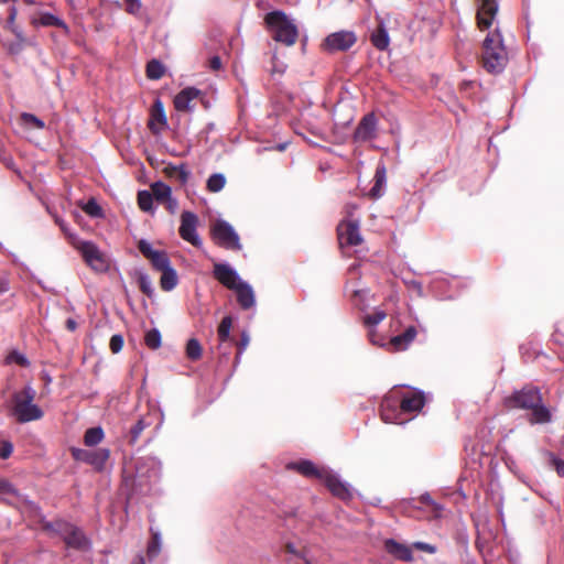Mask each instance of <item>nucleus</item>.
<instances>
[{
    "mask_svg": "<svg viewBox=\"0 0 564 564\" xmlns=\"http://www.w3.org/2000/svg\"><path fill=\"white\" fill-rule=\"evenodd\" d=\"M503 405L508 410H530L529 422L531 424L549 423L552 419L550 410L543 405L540 390L532 386H525L505 398Z\"/></svg>",
    "mask_w": 564,
    "mask_h": 564,
    "instance_id": "nucleus-1",
    "label": "nucleus"
},
{
    "mask_svg": "<svg viewBox=\"0 0 564 564\" xmlns=\"http://www.w3.org/2000/svg\"><path fill=\"white\" fill-rule=\"evenodd\" d=\"M264 23L271 37L284 46H293L299 40V28L288 14L274 10L265 14Z\"/></svg>",
    "mask_w": 564,
    "mask_h": 564,
    "instance_id": "nucleus-2",
    "label": "nucleus"
},
{
    "mask_svg": "<svg viewBox=\"0 0 564 564\" xmlns=\"http://www.w3.org/2000/svg\"><path fill=\"white\" fill-rule=\"evenodd\" d=\"M481 57L484 68L491 74L501 73L506 67L508 54L498 29L487 34L482 44Z\"/></svg>",
    "mask_w": 564,
    "mask_h": 564,
    "instance_id": "nucleus-3",
    "label": "nucleus"
},
{
    "mask_svg": "<svg viewBox=\"0 0 564 564\" xmlns=\"http://www.w3.org/2000/svg\"><path fill=\"white\" fill-rule=\"evenodd\" d=\"M34 397L35 391L31 387H25L13 394V414L19 422L35 421L43 416V411L33 404Z\"/></svg>",
    "mask_w": 564,
    "mask_h": 564,
    "instance_id": "nucleus-4",
    "label": "nucleus"
},
{
    "mask_svg": "<svg viewBox=\"0 0 564 564\" xmlns=\"http://www.w3.org/2000/svg\"><path fill=\"white\" fill-rule=\"evenodd\" d=\"M69 242L82 254L84 261L96 272H106L109 268L107 257L93 241H85L77 236L69 235Z\"/></svg>",
    "mask_w": 564,
    "mask_h": 564,
    "instance_id": "nucleus-5",
    "label": "nucleus"
},
{
    "mask_svg": "<svg viewBox=\"0 0 564 564\" xmlns=\"http://www.w3.org/2000/svg\"><path fill=\"white\" fill-rule=\"evenodd\" d=\"M44 530L59 535L68 547L85 550L88 547V540L84 532L76 525L56 520L44 524Z\"/></svg>",
    "mask_w": 564,
    "mask_h": 564,
    "instance_id": "nucleus-6",
    "label": "nucleus"
},
{
    "mask_svg": "<svg viewBox=\"0 0 564 564\" xmlns=\"http://www.w3.org/2000/svg\"><path fill=\"white\" fill-rule=\"evenodd\" d=\"M404 510L410 517L419 520L436 519L442 513V507L430 495H422L420 498L412 499L404 507Z\"/></svg>",
    "mask_w": 564,
    "mask_h": 564,
    "instance_id": "nucleus-7",
    "label": "nucleus"
},
{
    "mask_svg": "<svg viewBox=\"0 0 564 564\" xmlns=\"http://www.w3.org/2000/svg\"><path fill=\"white\" fill-rule=\"evenodd\" d=\"M210 236L214 242L228 250L239 251L242 246L240 238L234 227L225 220H216L210 228Z\"/></svg>",
    "mask_w": 564,
    "mask_h": 564,
    "instance_id": "nucleus-8",
    "label": "nucleus"
},
{
    "mask_svg": "<svg viewBox=\"0 0 564 564\" xmlns=\"http://www.w3.org/2000/svg\"><path fill=\"white\" fill-rule=\"evenodd\" d=\"M357 42V36L352 31H338L327 35L321 44L323 52L334 54L336 52H346Z\"/></svg>",
    "mask_w": 564,
    "mask_h": 564,
    "instance_id": "nucleus-9",
    "label": "nucleus"
},
{
    "mask_svg": "<svg viewBox=\"0 0 564 564\" xmlns=\"http://www.w3.org/2000/svg\"><path fill=\"white\" fill-rule=\"evenodd\" d=\"M337 237L340 248L356 247L361 245L362 237L357 220H343L337 226Z\"/></svg>",
    "mask_w": 564,
    "mask_h": 564,
    "instance_id": "nucleus-10",
    "label": "nucleus"
},
{
    "mask_svg": "<svg viewBox=\"0 0 564 564\" xmlns=\"http://www.w3.org/2000/svg\"><path fill=\"white\" fill-rule=\"evenodd\" d=\"M476 24L480 31L489 30L498 13L497 0H476Z\"/></svg>",
    "mask_w": 564,
    "mask_h": 564,
    "instance_id": "nucleus-11",
    "label": "nucleus"
},
{
    "mask_svg": "<svg viewBox=\"0 0 564 564\" xmlns=\"http://www.w3.org/2000/svg\"><path fill=\"white\" fill-rule=\"evenodd\" d=\"M198 217L192 212H183L181 215V226L178 229L180 236L185 241L192 243L194 247H200L202 240L199 239L196 227Z\"/></svg>",
    "mask_w": 564,
    "mask_h": 564,
    "instance_id": "nucleus-12",
    "label": "nucleus"
},
{
    "mask_svg": "<svg viewBox=\"0 0 564 564\" xmlns=\"http://www.w3.org/2000/svg\"><path fill=\"white\" fill-rule=\"evenodd\" d=\"M70 453L75 460L85 462L99 469L104 467L110 456V452L107 448L88 451L73 447Z\"/></svg>",
    "mask_w": 564,
    "mask_h": 564,
    "instance_id": "nucleus-13",
    "label": "nucleus"
},
{
    "mask_svg": "<svg viewBox=\"0 0 564 564\" xmlns=\"http://www.w3.org/2000/svg\"><path fill=\"white\" fill-rule=\"evenodd\" d=\"M377 118L375 113H367L359 121L355 132L354 140L356 142H366L376 138Z\"/></svg>",
    "mask_w": 564,
    "mask_h": 564,
    "instance_id": "nucleus-14",
    "label": "nucleus"
},
{
    "mask_svg": "<svg viewBox=\"0 0 564 564\" xmlns=\"http://www.w3.org/2000/svg\"><path fill=\"white\" fill-rule=\"evenodd\" d=\"M167 127V118L164 110V105L161 99L156 98L150 109V118L148 128L153 134H159Z\"/></svg>",
    "mask_w": 564,
    "mask_h": 564,
    "instance_id": "nucleus-15",
    "label": "nucleus"
},
{
    "mask_svg": "<svg viewBox=\"0 0 564 564\" xmlns=\"http://www.w3.org/2000/svg\"><path fill=\"white\" fill-rule=\"evenodd\" d=\"M213 274L220 284L229 290H234L241 282L237 272L226 263H215Z\"/></svg>",
    "mask_w": 564,
    "mask_h": 564,
    "instance_id": "nucleus-16",
    "label": "nucleus"
},
{
    "mask_svg": "<svg viewBox=\"0 0 564 564\" xmlns=\"http://www.w3.org/2000/svg\"><path fill=\"white\" fill-rule=\"evenodd\" d=\"M322 481L328 488V490L333 494V496L341 499L348 500L351 498L350 490L348 486L343 482L335 474L330 470H326Z\"/></svg>",
    "mask_w": 564,
    "mask_h": 564,
    "instance_id": "nucleus-17",
    "label": "nucleus"
},
{
    "mask_svg": "<svg viewBox=\"0 0 564 564\" xmlns=\"http://www.w3.org/2000/svg\"><path fill=\"white\" fill-rule=\"evenodd\" d=\"M381 419L386 423H402L400 419L402 414L400 410V402L391 397H386L380 404Z\"/></svg>",
    "mask_w": 564,
    "mask_h": 564,
    "instance_id": "nucleus-18",
    "label": "nucleus"
},
{
    "mask_svg": "<svg viewBox=\"0 0 564 564\" xmlns=\"http://www.w3.org/2000/svg\"><path fill=\"white\" fill-rule=\"evenodd\" d=\"M417 330L415 326H409L405 330L397 336H393L387 343L389 351H403L409 348L412 341L415 339Z\"/></svg>",
    "mask_w": 564,
    "mask_h": 564,
    "instance_id": "nucleus-19",
    "label": "nucleus"
},
{
    "mask_svg": "<svg viewBox=\"0 0 564 564\" xmlns=\"http://www.w3.org/2000/svg\"><path fill=\"white\" fill-rule=\"evenodd\" d=\"M200 90L195 87H186L182 89L174 98V108L177 111L187 112L193 109L191 102L200 96Z\"/></svg>",
    "mask_w": 564,
    "mask_h": 564,
    "instance_id": "nucleus-20",
    "label": "nucleus"
},
{
    "mask_svg": "<svg viewBox=\"0 0 564 564\" xmlns=\"http://www.w3.org/2000/svg\"><path fill=\"white\" fill-rule=\"evenodd\" d=\"M288 468L289 469H292V470H295L297 471L299 474L307 477V478H316V479H319L322 480L325 473H326V468H319L317 467L313 462L311 460H300V462H296V463H290L288 465Z\"/></svg>",
    "mask_w": 564,
    "mask_h": 564,
    "instance_id": "nucleus-21",
    "label": "nucleus"
},
{
    "mask_svg": "<svg viewBox=\"0 0 564 564\" xmlns=\"http://www.w3.org/2000/svg\"><path fill=\"white\" fill-rule=\"evenodd\" d=\"M386 551L394 556L397 560L404 562H412V549L405 544L399 543L395 540L389 539L384 542Z\"/></svg>",
    "mask_w": 564,
    "mask_h": 564,
    "instance_id": "nucleus-22",
    "label": "nucleus"
},
{
    "mask_svg": "<svg viewBox=\"0 0 564 564\" xmlns=\"http://www.w3.org/2000/svg\"><path fill=\"white\" fill-rule=\"evenodd\" d=\"M232 291L236 292L237 302L242 310H249L254 305V293L248 283L242 281Z\"/></svg>",
    "mask_w": 564,
    "mask_h": 564,
    "instance_id": "nucleus-23",
    "label": "nucleus"
},
{
    "mask_svg": "<svg viewBox=\"0 0 564 564\" xmlns=\"http://www.w3.org/2000/svg\"><path fill=\"white\" fill-rule=\"evenodd\" d=\"M425 403L423 393L416 392L404 395L400 401V410L402 413H412L420 411Z\"/></svg>",
    "mask_w": 564,
    "mask_h": 564,
    "instance_id": "nucleus-24",
    "label": "nucleus"
},
{
    "mask_svg": "<svg viewBox=\"0 0 564 564\" xmlns=\"http://www.w3.org/2000/svg\"><path fill=\"white\" fill-rule=\"evenodd\" d=\"M387 181V170L383 164L378 165L375 172L373 176V185L371 189L369 191L368 195L372 199H377L382 196L383 193V186Z\"/></svg>",
    "mask_w": 564,
    "mask_h": 564,
    "instance_id": "nucleus-25",
    "label": "nucleus"
},
{
    "mask_svg": "<svg viewBox=\"0 0 564 564\" xmlns=\"http://www.w3.org/2000/svg\"><path fill=\"white\" fill-rule=\"evenodd\" d=\"M371 44L379 51H386L389 47V34L382 23H380L370 35Z\"/></svg>",
    "mask_w": 564,
    "mask_h": 564,
    "instance_id": "nucleus-26",
    "label": "nucleus"
},
{
    "mask_svg": "<svg viewBox=\"0 0 564 564\" xmlns=\"http://www.w3.org/2000/svg\"><path fill=\"white\" fill-rule=\"evenodd\" d=\"M33 23L42 26H56L62 29L66 35L69 34L68 25L62 19L48 12L42 13L39 20H34Z\"/></svg>",
    "mask_w": 564,
    "mask_h": 564,
    "instance_id": "nucleus-27",
    "label": "nucleus"
},
{
    "mask_svg": "<svg viewBox=\"0 0 564 564\" xmlns=\"http://www.w3.org/2000/svg\"><path fill=\"white\" fill-rule=\"evenodd\" d=\"M163 172L167 177L176 178L182 185L186 184L189 177V171L186 169L185 164H181L178 166L167 164Z\"/></svg>",
    "mask_w": 564,
    "mask_h": 564,
    "instance_id": "nucleus-28",
    "label": "nucleus"
},
{
    "mask_svg": "<svg viewBox=\"0 0 564 564\" xmlns=\"http://www.w3.org/2000/svg\"><path fill=\"white\" fill-rule=\"evenodd\" d=\"M177 284V274L176 271L170 267L162 271V275L160 279L161 289L164 291L173 290Z\"/></svg>",
    "mask_w": 564,
    "mask_h": 564,
    "instance_id": "nucleus-29",
    "label": "nucleus"
},
{
    "mask_svg": "<svg viewBox=\"0 0 564 564\" xmlns=\"http://www.w3.org/2000/svg\"><path fill=\"white\" fill-rule=\"evenodd\" d=\"M151 425L149 417H140L129 432V444L134 445L142 432Z\"/></svg>",
    "mask_w": 564,
    "mask_h": 564,
    "instance_id": "nucleus-30",
    "label": "nucleus"
},
{
    "mask_svg": "<svg viewBox=\"0 0 564 564\" xmlns=\"http://www.w3.org/2000/svg\"><path fill=\"white\" fill-rule=\"evenodd\" d=\"M171 187L163 182H155L151 185V194L159 203H164L171 196Z\"/></svg>",
    "mask_w": 564,
    "mask_h": 564,
    "instance_id": "nucleus-31",
    "label": "nucleus"
},
{
    "mask_svg": "<svg viewBox=\"0 0 564 564\" xmlns=\"http://www.w3.org/2000/svg\"><path fill=\"white\" fill-rule=\"evenodd\" d=\"M164 72V65L158 59H151L147 64L145 74L149 79L158 80L163 77Z\"/></svg>",
    "mask_w": 564,
    "mask_h": 564,
    "instance_id": "nucleus-32",
    "label": "nucleus"
},
{
    "mask_svg": "<svg viewBox=\"0 0 564 564\" xmlns=\"http://www.w3.org/2000/svg\"><path fill=\"white\" fill-rule=\"evenodd\" d=\"M186 357L192 361H197L202 358L203 348L200 343L196 338H191L187 340L185 348Z\"/></svg>",
    "mask_w": 564,
    "mask_h": 564,
    "instance_id": "nucleus-33",
    "label": "nucleus"
},
{
    "mask_svg": "<svg viewBox=\"0 0 564 564\" xmlns=\"http://www.w3.org/2000/svg\"><path fill=\"white\" fill-rule=\"evenodd\" d=\"M151 539L148 543L147 554L150 558H153L159 555L161 552V535L158 531H154L152 528L150 529Z\"/></svg>",
    "mask_w": 564,
    "mask_h": 564,
    "instance_id": "nucleus-34",
    "label": "nucleus"
},
{
    "mask_svg": "<svg viewBox=\"0 0 564 564\" xmlns=\"http://www.w3.org/2000/svg\"><path fill=\"white\" fill-rule=\"evenodd\" d=\"M104 438V431L101 427H90L85 432L84 443L86 446H95Z\"/></svg>",
    "mask_w": 564,
    "mask_h": 564,
    "instance_id": "nucleus-35",
    "label": "nucleus"
},
{
    "mask_svg": "<svg viewBox=\"0 0 564 564\" xmlns=\"http://www.w3.org/2000/svg\"><path fill=\"white\" fill-rule=\"evenodd\" d=\"M152 267L158 271H163L171 267V261L169 259V256L165 251H158L153 257L150 259Z\"/></svg>",
    "mask_w": 564,
    "mask_h": 564,
    "instance_id": "nucleus-36",
    "label": "nucleus"
},
{
    "mask_svg": "<svg viewBox=\"0 0 564 564\" xmlns=\"http://www.w3.org/2000/svg\"><path fill=\"white\" fill-rule=\"evenodd\" d=\"M144 344L152 350L159 349L162 344V336L160 330L156 328L148 330L144 335Z\"/></svg>",
    "mask_w": 564,
    "mask_h": 564,
    "instance_id": "nucleus-37",
    "label": "nucleus"
},
{
    "mask_svg": "<svg viewBox=\"0 0 564 564\" xmlns=\"http://www.w3.org/2000/svg\"><path fill=\"white\" fill-rule=\"evenodd\" d=\"M226 184V178L220 173L212 174L207 180V189L212 193L220 192Z\"/></svg>",
    "mask_w": 564,
    "mask_h": 564,
    "instance_id": "nucleus-38",
    "label": "nucleus"
},
{
    "mask_svg": "<svg viewBox=\"0 0 564 564\" xmlns=\"http://www.w3.org/2000/svg\"><path fill=\"white\" fill-rule=\"evenodd\" d=\"M138 206L142 212H153V196L149 191H140L138 193Z\"/></svg>",
    "mask_w": 564,
    "mask_h": 564,
    "instance_id": "nucleus-39",
    "label": "nucleus"
},
{
    "mask_svg": "<svg viewBox=\"0 0 564 564\" xmlns=\"http://www.w3.org/2000/svg\"><path fill=\"white\" fill-rule=\"evenodd\" d=\"M232 327V318L231 316H225L217 329L218 339L221 343H225L230 337V329Z\"/></svg>",
    "mask_w": 564,
    "mask_h": 564,
    "instance_id": "nucleus-40",
    "label": "nucleus"
},
{
    "mask_svg": "<svg viewBox=\"0 0 564 564\" xmlns=\"http://www.w3.org/2000/svg\"><path fill=\"white\" fill-rule=\"evenodd\" d=\"M387 317V313L381 310H377L371 314H368L364 318V323L368 327H373L381 323Z\"/></svg>",
    "mask_w": 564,
    "mask_h": 564,
    "instance_id": "nucleus-41",
    "label": "nucleus"
},
{
    "mask_svg": "<svg viewBox=\"0 0 564 564\" xmlns=\"http://www.w3.org/2000/svg\"><path fill=\"white\" fill-rule=\"evenodd\" d=\"M138 284L143 294H145L149 297H151L153 295L152 283L148 275L142 274V273L139 274Z\"/></svg>",
    "mask_w": 564,
    "mask_h": 564,
    "instance_id": "nucleus-42",
    "label": "nucleus"
},
{
    "mask_svg": "<svg viewBox=\"0 0 564 564\" xmlns=\"http://www.w3.org/2000/svg\"><path fill=\"white\" fill-rule=\"evenodd\" d=\"M7 362L9 364H17L21 367H28L30 365L29 360L26 359V357L22 354H20L19 351H11L8 357H7Z\"/></svg>",
    "mask_w": 564,
    "mask_h": 564,
    "instance_id": "nucleus-43",
    "label": "nucleus"
},
{
    "mask_svg": "<svg viewBox=\"0 0 564 564\" xmlns=\"http://www.w3.org/2000/svg\"><path fill=\"white\" fill-rule=\"evenodd\" d=\"M21 119L23 120L24 123L31 124L32 127H34L36 129H43L45 127L44 122L40 118H37L36 116H34L32 113L23 112L21 115Z\"/></svg>",
    "mask_w": 564,
    "mask_h": 564,
    "instance_id": "nucleus-44",
    "label": "nucleus"
},
{
    "mask_svg": "<svg viewBox=\"0 0 564 564\" xmlns=\"http://www.w3.org/2000/svg\"><path fill=\"white\" fill-rule=\"evenodd\" d=\"M84 212L93 217H99L102 214L101 207L95 199H89L83 207Z\"/></svg>",
    "mask_w": 564,
    "mask_h": 564,
    "instance_id": "nucleus-45",
    "label": "nucleus"
},
{
    "mask_svg": "<svg viewBox=\"0 0 564 564\" xmlns=\"http://www.w3.org/2000/svg\"><path fill=\"white\" fill-rule=\"evenodd\" d=\"M123 337L120 334H115L110 338L109 348L112 354H118L123 347Z\"/></svg>",
    "mask_w": 564,
    "mask_h": 564,
    "instance_id": "nucleus-46",
    "label": "nucleus"
},
{
    "mask_svg": "<svg viewBox=\"0 0 564 564\" xmlns=\"http://www.w3.org/2000/svg\"><path fill=\"white\" fill-rule=\"evenodd\" d=\"M138 249L149 260L153 257V254H155L159 251V250H153L152 246L145 240L139 241Z\"/></svg>",
    "mask_w": 564,
    "mask_h": 564,
    "instance_id": "nucleus-47",
    "label": "nucleus"
},
{
    "mask_svg": "<svg viewBox=\"0 0 564 564\" xmlns=\"http://www.w3.org/2000/svg\"><path fill=\"white\" fill-rule=\"evenodd\" d=\"M550 464L555 469L560 477H564V460L550 454Z\"/></svg>",
    "mask_w": 564,
    "mask_h": 564,
    "instance_id": "nucleus-48",
    "label": "nucleus"
},
{
    "mask_svg": "<svg viewBox=\"0 0 564 564\" xmlns=\"http://www.w3.org/2000/svg\"><path fill=\"white\" fill-rule=\"evenodd\" d=\"M249 341H250L249 335L247 334V332H242L240 335V339L237 341V348H238L237 356H236L237 359L243 352V350L248 347Z\"/></svg>",
    "mask_w": 564,
    "mask_h": 564,
    "instance_id": "nucleus-49",
    "label": "nucleus"
},
{
    "mask_svg": "<svg viewBox=\"0 0 564 564\" xmlns=\"http://www.w3.org/2000/svg\"><path fill=\"white\" fill-rule=\"evenodd\" d=\"M13 451V445L9 441H0V457L7 459L10 457Z\"/></svg>",
    "mask_w": 564,
    "mask_h": 564,
    "instance_id": "nucleus-50",
    "label": "nucleus"
},
{
    "mask_svg": "<svg viewBox=\"0 0 564 564\" xmlns=\"http://www.w3.org/2000/svg\"><path fill=\"white\" fill-rule=\"evenodd\" d=\"M412 547L419 551L426 552L429 554H434L436 552V547L432 544L425 543V542H414L412 544Z\"/></svg>",
    "mask_w": 564,
    "mask_h": 564,
    "instance_id": "nucleus-51",
    "label": "nucleus"
},
{
    "mask_svg": "<svg viewBox=\"0 0 564 564\" xmlns=\"http://www.w3.org/2000/svg\"><path fill=\"white\" fill-rule=\"evenodd\" d=\"M369 340L371 344L383 347L387 346V343L383 341V338L377 333L376 329H370L368 333Z\"/></svg>",
    "mask_w": 564,
    "mask_h": 564,
    "instance_id": "nucleus-52",
    "label": "nucleus"
},
{
    "mask_svg": "<svg viewBox=\"0 0 564 564\" xmlns=\"http://www.w3.org/2000/svg\"><path fill=\"white\" fill-rule=\"evenodd\" d=\"M126 2V10L128 13L135 14L141 9V1L140 0H124Z\"/></svg>",
    "mask_w": 564,
    "mask_h": 564,
    "instance_id": "nucleus-53",
    "label": "nucleus"
},
{
    "mask_svg": "<svg viewBox=\"0 0 564 564\" xmlns=\"http://www.w3.org/2000/svg\"><path fill=\"white\" fill-rule=\"evenodd\" d=\"M17 14H18L17 8L15 7H10L9 8V15H8V19H7V24H8V28L13 33H15L14 21H15Z\"/></svg>",
    "mask_w": 564,
    "mask_h": 564,
    "instance_id": "nucleus-54",
    "label": "nucleus"
},
{
    "mask_svg": "<svg viewBox=\"0 0 564 564\" xmlns=\"http://www.w3.org/2000/svg\"><path fill=\"white\" fill-rule=\"evenodd\" d=\"M0 160L6 164L7 167L13 169L14 162L10 155H6V153L0 148Z\"/></svg>",
    "mask_w": 564,
    "mask_h": 564,
    "instance_id": "nucleus-55",
    "label": "nucleus"
},
{
    "mask_svg": "<svg viewBox=\"0 0 564 564\" xmlns=\"http://www.w3.org/2000/svg\"><path fill=\"white\" fill-rule=\"evenodd\" d=\"M209 67L213 69V70H218L220 69L221 67V59L219 56H213L210 59H209Z\"/></svg>",
    "mask_w": 564,
    "mask_h": 564,
    "instance_id": "nucleus-56",
    "label": "nucleus"
},
{
    "mask_svg": "<svg viewBox=\"0 0 564 564\" xmlns=\"http://www.w3.org/2000/svg\"><path fill=\"white\" fill-rule=\"evenodd\" d=\"M164 203L166 204V208H167L171 213H174V212H175V209H176V207H177V202H176L174 198H172V197L170 196V198H169V199H166Z\"/></svg>",
    "mask_w": 564,
    "mask_h": 564,
    "instance_id": "nucleus-57",
    "label": "nucleus"
},
{
    "mask_svg": "<svg viewBox=\"0 0 564 564\" xmlns=\"http://www.w3.org/2000/svg\"><path fill=\"white\" fill-rule=\"evenodd\" d=\"M65 327L69 332H75L77 328V322L73 318H68L65 323Z\"/></svg>",
    "mask_w": 564,
    "mask_h": 564,
    "instance_id": "nucleus-58",
    "label": "nucleus"
},
{
    "mask_svg": "<svg viewBox=\"0 0 564 564\" xmlns=\"http://www.w3.org/2000/svg\"><path fill=\"white\" fill-rule=\"evenodd\" d=\"M10 289L9 280L3 278L0 280V293H6Z\"/></svg>",
    "mask_w": 564,
    "mask_h": 564,
    "instance_id": "nucleus-59",
    "label": "nucleus"
},
{
    "mask_svg": "<svg viewBox=\"0 0 564 564\" xmlns=\"http://www.w3.org/2000/svg\"><path fill=\"white\" fill-rule=\"evenodd\" d=\"M131 564H145L144 557L142 555L135 556V558L131 562Z\"/></svg>",
    "mask_w": 564,
    "mask_h": 564,
    "instance_id": "nucleus-60",
    "label": "nucleus"
},
{
    "mask_svg": "<svg viewBox=\"0 0 564 564\" xmlns=\"http://www.w3.org/2000/svg\"><path fill=\"white\" fill-rule=\"evenodd\" d=\"M56 223L58 224V226L61 227V229L67 234V228H66V225L63 220H59V219H56Z\"/></svg>",
    "mask_w": 564,
    "mask_h": 564,
    "instance_id": "nucleus-61",
    "label": "nucleus"
},
{
    "mask_svg": "<svg viewBox=\"0 0 564 564\" xmlns=\"http://www.w3.org/2000/svg\"><path fill=\"white\" fill-rule=\"evenodd\" d=\"M24 2H25L26 4H34V3H35V1H34V0H24Z\"/></svg>",
    "mask_w": 564,
    "mask_h": 564,
    "instance_id": "nucleus-62",
    "label": "nucleus"
},
{
    "mask_svg": "<svg viewBox=\"0 0 564 564\" xmlns=\"http://www.w3.org/2000/svg\"><path fill=\"white\" fill-rule=\"evenodd\" d=\"M0 488H2V480H0Z\"/></svg>",
    "mask_w": 564,
    "mask_h": 564,
    "instance_id": "nucleus-63",
    "label": "nucleus"
}]
</instances>
